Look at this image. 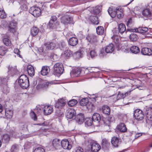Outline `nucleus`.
<instances>
[{"label": "nucleus", "mask_w": 152, "mask_h": 152, "mask_svg": "<svg viewBox=\"0 0 152 152\" xmlns=\"http://www.w3.org/2000/svg\"><path fill=\"white\" fill-rule=\"evenodd\" d=\"M102 10V6H97L94 9L93 11L91 12V15H90L89 19L91 22L94 24L97 25L99 23L98 18L96 15L101 11Z\"/></svg>", "instance_id": "nucleus-1"}, {"label": "nucleus", "mask_w": 152, "mask_h": 152, "mask_svg": "<svg viewBox=\"0 0 152 152\" xmlns=\"http://www.w3.org/2000/svg\"><path fill=\"white\" fill-rule=\"evenodd\" d=\"M86 144L93 152H97L101 149L100 146L95 141L91 139L88 140Z\"/></svg>", "instance_id": "nucleus-2"}, {"label": "nucleus", "mask_w": 152, "mask_h": 152, "mask_svg": "<svg viewBox=\"0 0 152 152\" xmlns=\"http://www.w3.org/2000/svg\"><path fill=\"white\" fill-rule=\"evenodd\" d=\"M18 83L23 89H26L29 86V81L27 76L24 75H21L19 78Z\"/></svg>", "instance_id": "nucleus-3"}, {"label": "nucleus", "mask_w": 152, "mask_h": 152, "mask_svg": "<svg viewBox=\"0 0 152 152\" xmlns=\"http://www.w3.org/2000/svg\"><path fill=\"white\" fill-rule=\"evenodd\" d=\"M115 48L114 45L112 43L107 45L105 48H102L100 51L99 54L101 57H103L106 55L107 53H111L114 50Z\"/></svg>", "instance_id": "nucleus-4"}, {"label": "nucleus", "mask_w": 152, "mask_h": 152, "mask_svg": "<svg viewBox=\"0 0 152 152\" xmlns=\"http://www.w3.org/2000/svg\"><path fill=\"white\" fill-rule=\"evenodd\" d=\"M29 12L35 17L39 16L41 13V10L37 7H31L29 10Z\"/></svg>", "instance_id": "nucleus-5"}, {"label": "nucleus", "mask_w": 152, "mask_h": 152, "mask_svg": "<svg viewBox=\"0 0 152 152\" xmlns=\"http://www.w3.org/2000/svg\"><path fill=\"white\" fill-rule=\"evenodd\" d=\"M54 72L58 74L63 73L64 69L63 66L61 63H57L54 66Z\"/></svg>", "instance_id": "nucleus-6"}, {"label": "nucleus", "mask_w": 152, "mask_h": 152, "mask_svg": "<svg viewBox=\"0 0 152 152\" xmlns=\"http://www.w3.org/2000/svg\"><path fill=\"white\" fill-rule=\"evenodd\" d=\"M134 115L136 119L138 120H142L144 117V114L142 110L137 109L134 112Z\"/></svg>", "instance_id": "nucleus-7"}, {"label": "nucleus", "mask_w": 152, "mask_h": 152, "mask_svg": "<svg viewBox=\"0 0 152 152\" xmlns=\"http://www.w3.org/2000/svg\"><path fill=\"white\" fill-rule=\"evenodd\" d=\"M73 18L67 15H65L62 17L61 18V22L64 25L69 23H72Z\"/></svg>", "instance_id": "nucleus-8"}, {"label": "nucleus", "mask_w": 152, "mask_h": 152, "mask_svg": "<svg viewBox=\"0 0 152 152\" xmlns=\"http://www.w3.org/2000/svg\"><path fill=\"white\" fill-rule=\"evenodd\" d=\"M76 112L73 109H69L67 111L66 116L67 118L74 119L75 117Z\"/></svg>", "instance_id": "nucleus-9"}, {"label": "nucleus", "mask_w": 152, "mask_h": 152, "mask_svg": "<svg viewBox=\"0 0 152 152\" xmlns=\"http://www.w3.org/2000/svg\"><path fill=\"white\" fill-rule=\"evenodd\" d=\"M20 4L21 5L20 7L19 8L20 12H22L24 11H26L28 9V4L26 0H20Z\"/></svg>", "instance_id": "nucleus-10"}, {"label": "nucleus", "mask_w": 152, "mask_h": 152, "mask_svg": "<svg viewBox=\"0 0 152 152\" xmlns=\"http://www.w3.org/2000/svg\"><path fill=\"white\" fill-rule=\"evenodd\" d=\"M44 114L46 115L52 113L53 110V106L51 105H46L43 108Z\"/></svg>", "instance_id": "nucleus-11"}, {"label": "nucleus", "mask_w": 152, "mask_h": 152, "mask_svg": "<svg viewBox=\"0 0 152 152\" xmlns=\"http://www.w3.org/2000/svg\"><path fill=\"white\" fill-rule=\"evenodd\" d=\"M61 146L65 149H70L72 148L71 144H69V142L67 139H64L61 142Z\"/></svg>", "instance_id": "nucleus-12"}, {"label": "nucleus", "mask_w": 152, "mask_h": 152, "mask_svg": "<svg viewBox=\"0 0 152 152\" xmlns=\"http://www.w3.org/2000/svg\"><path fill=\"white\" fill-rule=\"evenodd\" d=\"M142 14L145 18H152L151 10L149 8H146L143 10L142 12Z\"/></svg>", "instance_id": "nucleus-13"}, {"label": "nucleus", "mask_w": 152, "mask_h": 152, "mask_svg": "<svg viewBox=\"0 0 152 152\" xmlns=\"http://www.w3.org/2000/svg\"><path fill=\"white\" fill-rule=\"evenodd\" d=\"M66 101L65 99H64L63 98L59 99L55 104L56 107L59 108L64 106L66 104Z\"/></svg>", "instance_id": "nucleus-14"}, {"label": "nucleus", "mask_w": 152, "mask_h": 152, "mask_svg": "<svg viewBox=\"0 0 152 152\" xmlns=\"http://www.w3.org/2000/svg\"><path fill=\"white\" fill-rule=\"evenodd\" d=\"M117 128L118 130L122 132H125L127 131L126 125L123 123H120L118 125Z\"/></svg>", "instance_id": "nucleus-15"}, {"label": "nucleus", "mask_w": 152, "mask_h": 152, "mask_svg": "<svg viewBox=\"0 0 152 152\" xmlns=\"http://www.w3.org/2000/svg\"><path fill=\"white\" fill-rule=\"evenodd\" d=\"M76 121L79 124H81L83 123L84 120V116L83 114H79L75 117Z\"/></svg>", "instance_id": "nucleus-16"}, {"label": "nucleus", "mask_w": 152, "mask_h": 152, "mask_svg": "<svg viewBox=\"0 0 152 152\" xmlns=\"http://www.w3.org/2000/svg\"><path fill=\"white\" fill-rule=\"evenodd\" d=\"M148 31V28L146 27H140L134 29V31L136 32H138L141 34L146 33Z\"/></svg>", "instance_id": "nucleus-17"}, {"label": "nucleus", "mask_w": 152, "mask_h": 152, "mask_svg": "<svg viewBox=\"0 0 152 152\" xmlns=\"http://www.w3.org/2000/svg\"><path fill=\"white\" fill-rule=\"evenodd\" d=\"M52 146L56 149L59 148L61 147L60 140L57 139H54L52 141Z\"/></svg>", "instance_id": "nucleus-18"}, {"label": "nucleus", "mask_w": 152, "mask_h": 152, "mask_svg": "<svg viewBox=\"0 0 152 152\" xmlns=\"http://www.w3.org/2000/svg\"><path fill=\"white\" fill-rule=\"evenodd\" d=\"M17 23L16 22H11L8 27L9 31L12 33L15 32L17 29Z\"/></svg>", "instance_id": "nucleus-19"}, {"label": "nucleus", "mask_w": 152, "mask_h": 152, "mask_svg": "<svg viewBox=\"0 0 152 152\" xmlns=\"http://www.w3.org/2000/svg\"><path fill=\"white\" fill-rule=\"evenodd\" d=\"M141 52L142 54L145 55L150 56L152 54L151 50L147 48H142L141 50Z\"/></svg>", "instance_id": "nucleus-20"}, {"label": "nucleus", "mask_w": 152, "mask_h": 152, "mask_svg": "<svg viewBox=\"0 0 152 152\" xmlns=\"http://www.w3.org/2000/svg\"><path fill=\"white\" fill-rule=\"evenodd\" d=\"M145 115L148 120L152 121V107L148 108L146 110Z\"/></svg>", "instance_id": "nucleus-21"}, {"label": "nucleus", "mask_w": 152, "mask_h": 152, "mask_svg": "<svg viewBox=\"0 0 152 152\" xmlns=\"http://www.w3.org/2000/svg\"><path fill=\"white\" fill-rule=\"evenodd\" d=\"M84 53V49L82 48L75 53L73 56L76 58H79L82 57Z\"/></svg>", "instance_id": "nucleus-22"}, {"label": "nucleus", "mask_w": 152, "mask_h": 152, "mask_svg": "<svg viewBox=\"0 0 152 152\" xmlns=\"http://www.w3.org/2000/svg\"><path fill=\"white\" fill-rule=\"evenodd\" d=\"M78 40L77 38L75 37H72L70 38L69 40V44L72 46H74L77 45Z\"/></svg>", "instance_id": "nucleus-23"}, {"label": "nucleus", "mask_w": 152, "mask_h": 152, "mask_svg": "<svg viewBox=\"0 0 152 152\" xmlns=\"http://www.w3.org/2000/svg\"><path fill=\"white\" fill-rule=\"evenodd\" d=\"M28 73L30 76H33L35 73L33 67L31 65H28L27 66Z\"/></svg>", "instance_id": "nucleus-24"}, {"label": "nucleus", "mask_w": 152, "mask_h": 152, "mask_svg": "<svg viewBox=\"0 0 152 152\" xmlns=\"http://www.w3.org/2000/svg\"><path fill=\"white\" fill-rule=\"evenodd\" d=\"M9 76L0 77V85L1 86L7 84L9 80Z\"/></svg>", "instance_id": "nucleus-25"}, {"label": "nucleus", "mask_w": 152, "mask_h": 152, "mask_svg": "<svg viewBox=\"0 0 152 152\" xmlns=\"http://www.w3.org/2000/svg\"><path fill=\"white\" fill-rule=\"evenodd\" d=\"M115 13L116 16L118 18L120 19L122 18L123 16V10L121 8H117L116 9Z\"/></svg>", "instance_id": "nucleus-26"}, {"label": "nucleus", "mask_w": 152, "mask_h": 152, "mask_svg": "<svg viewBox=\"0 0 152 152\" xmlns=\"http://www.w3.org/2000/svg\"><path fill=\"white\" fill-rule=\"evenodd\" d=\"M50 69L49 67L47 66H43L42 67L41 74L42 75H46L49 72Z\"/></svg>", "instance_id": "nucleus-27"}, {"label": "nucleus", "mask_w": 152, "mask_h": 152, "mask_svg": "<svg viewBox=\"0 0 152 152\" xmlns=\"http://www.w3.org/2000/svg\"><path fill=\"white\" fill-rule=\"evenodd\" d=\"M111 143L115 147H117L120 142L117 137H113L111 139Z\"/></svg>", "instance_id": "nucleus-28"}, {"label": "nucleus", "mask_w": 152, "mask_h": 152, "mask_svg": "<svg viewBox=\"0 0 152 152\" xmlns=\"http://www.w3.org/2000/svg\"><path fill=\"white\" fill-rule=\"evenodd\" d=\"M45 45L47 50H53L56 46L55 44L53 42H48L46 43Z\"/></svg>", "instance_id": "nucleus-29"}, {"label": "nucleus", "mask_w": 152, "mask_h": 152, "mask_svg": "<svg viewBox=\"0 0 152 152\" xmlns=\"http://www.w3.org/2000/svg\"><path fill=\"white\" fill-rule=\"evenodd\" d=\"M92 119L94 121L99 122L101 119L100 115L97 113H94L92 116Z\"/></svg>", "instance_id": "nucleus-30"}, {"label": "nucleus", "mask_w": 152, "mask_h": 152, "mask_svg": "<svg viewBox=\"0 0 152 152\" xmlns=\"http://www.w3.org/2000/svg\"><path fill=\"white\" fill-rule=\"evenodd\" d=\"M72 55V52L70 50H66L64 51V53L62 54V56L67 58L70 57Z\"/></svg>", "instance_id": "nucleus-31"}, {"label": "nucleus", "mask_w": 152, "mask_h": 152, "mask_svg": "<svg viewBox=\"0 0 152 152\" xmlns=\"http://www.w3.org/2000/svg\"><path fill=\"white\" fill-rule=\"evenodd\" d=\"M5 113L6 116L7 118H11L12 117L13 112L12 110L6 109L5 110Z\"/></svg>", "instance_id": "nucleus-32"}, {"label": "nucleus", "mask_w": 152, "mask_h": 152, "mask_svg": "<svg viewBox=\"0 0 152 152\" xmlns=\"http://www.w3.org/2000/svg\"><path fill=\"white\" fill-rule=\"evenodd\" d=\"M118 30L121 34H122L126 31V28L124 24L121 23L118 26Z\"/></svg>", "instance_id": "nucleus-33"}, {"label": "nucleus", "mask_w": 152, "mask_h": 152, "mask_svg": "<svg viewBox=\"0 0 152 152\" xmlns=\"http://www.w3.org/2000/svg\"><path fill=\"white\" fill-rule=\"evenodd\" d=\"M131 51L135 54H137L140 52V49L138 47L136 46H132L130 48Z\"/></svg>", "instance_id": "nucleus-34"}, {"label": "nucleus", "mask_w": 152, "mask_h": 152, "mask_svg": "<svg viewBox=\"0 0 152 152\" xmlns=\"http://www.w3.org/2000/svg\"><path fill=\"white\" fill-rule=\"evenodd\" d=\"M55 82L54 81H49L42 83L43 88H46L48 87L51 85L55 84Z\"/></svg>", "instance_id": "nucleus-35"}, {"label": "nucleus", "mask_w": 152, "mask_h": 152, "mask_svg": "<svg viewBox=\"0 0 152 152\" xmlns=\"http://www.w3.org/2000/svg\"><path fill=\"white\" fill-rule=\"evenodd\" d=\"M2 91L4 93L7 94L9 91V88L7 86V84L1 86Z\"/></svg>", "instance_id": "nucleus-36"}, {"label": "nucleus", "mask_w": 152, "mask_h": 152, "mask_svg": "<svg viewBox=\"0 0 152 152\" xmlns=\"http://www.w3.org/2000/svg\"><path fill=\"white\" fill-rule=\"evenodd\" d=\"M102 110L103 113L109 114H110V109L109 107L107 105H104L102 107Z\"/></svg>", "instance_id": "nucleus-37"}, {"label": "nucleus", "mask_w": 152, "mask_h": 152, "mask_svg": "<svg viewBox=\"0 0 152 152\" xmlns=\"http://www.w3.org/2000/svg\"><path fill=\"white\" fill-rule=\"evenodd\" d=\"M110 144L107 140L105 139H104L102 140V145L103 148H105L108 147Z\"/></svg>", "instance_id": "nucleus-38"}, {"label": "nucleus", "mask_w": 152, "mask_h": 152, "mask_svg": "<svg viewBox=\"0 0 152 152\" xmlns=\"http://www.w3.org/2000/svg\"><path fill=\"white\" fill-rule=\"evenodd\" d=\"M38 29L36 27H34L32 28L31 30V34L32 36H36L38 32Z\"/></svg>", "instance_id": "nucleus-39"}, {"label": "nucleus", "mask_w": 152, "mask_h": 152, "mask_svg": "<svg viewBox=\"0 0 152 152\" xmlns=\"http://www.w3.org/2000/svg\"><path fill=\"white\" fill-rule=\"evenodd\" d=\"M96 32L97 34L99 35L102 34L104 31V28L102 26H98L96 29Z\"/></svg>", "instance_id": "nucleus-40"}, {"label": "nucleus", "mask_w": 152, "mask_h": 152, "mask_svg": "<svg viewBox=\"0 0 152 152\" xmlns=\"http://www.w3.org/2000/svg\"><path fill=\"white\" fill-rule=\"evenodd\" d=\"M48 25L50 28L52 29H55L58 26L59 23L58 22H55L52 23H49Z\"/></svg>", "instance_id": "nucleus-41"}, {"label": "nucleus", "mask_w": 152, "mask_h": 152, "mask_svg": "<svg viewBox=\"0 0 152 152\" xmlns=\"http://www.w3.org/2000/svg\"><path fill=\"white\" fill-rule=\"evenodd\" d=\"M97 38L96 36L92 35L90 37L89 42L92 44L96 45L97 43Z\"/></svg>", "instance_id": "nucleus-42"}, {"label": "nucleus", "mask_w": 152, "mask_h": 152, "mask_svg": "<svg viewBox=\"0 0 152 152\" xmlns=\"http://www.w3.org/2000/svg\"><path fill=\"white\" fill-rule=\"evenodd\" d=\"M88 102V99L86 98L82 99L80 102V104L82 106L86 105Z\"/></svg>", "instance_id": "nucleus-43"}, {"label": "nucleus", "mask_w": 152, "mask_h": 152, "mask_svg": "<svg viewBox=\"0 0 152 152\" xmlns=\"http://www.w3.org/2000/svg\"><path fill=\"white\" fill-rule=\"evenodd\" d=\"M7 23L5 20L1 21V24L0 26V29H4L8 27Z\"/></svg>", "instance_id": "nucleus-44"}, {"label": "nucleus", "mask_w": 152, "mask_h": 152, "mask_svg": "<svg viewBox=\"0 0 152 152\" xmlns=\"http://www.w3.org/2000/svg\"><path fill=\"white\" fill-rule=\"evenodd\" d=\"M7 51V49L4 46H0V55L1 56L4 55Z\"/></svg>", "instance_id": "nucleus-45"}, {"label": "nucleus", "mask_w": 152, "mask_h": 152, "mask_svg": "<svg viewBox=\"0 0 152 152\" xmlns=\"http://www.w3.org/2000/svg\"><path fill=\"white\" fill-rule=\"evenodd\" d=\"M10 139V136L7 134H5L3 135L2 137V142H7L9 141Z\"/></svg>", "instance_id": "nucleus-46"}, {"label": "nucleus", "mask_w": 152, "mask_h": 152, "mask_svg": "<svg viewBox=\"0 0 152 152\" xmlns=\"http://www.w3.org/2000/svg\"><path fill=\"white\" fill-rule=\"evenodd\" d=\"M138 38V36L135 33H132L130 35L129 38L132 41H135L137 40Z\"/></svg>", "instance_id": "nucleus-47"}, {"label": "nucleus", "mask_w": 152, "mask_h": 152, "mask_svg": "<svg viewBox=\"0 0 152 152\" xmlns=\"http://www.w3.org/2000/svg\"><path fill=\"white\" fill-rule=\"evenodd\" d=\"M114 98H116V99L115 100V101L118 100L122 98H124L125 97L124 94L121 92H119L117 96L115 95L114 96Z\"/></svg>", "instance_id": "nucleus-48"}, {"label": "nucleus", "mask_w": 152, "mask_h": 152, "mask_svg": "<svg viewBox=\"0 0 152 152\" xmlns=\"http://www.w3.org/2000/svg\"><path fill=\"white\" fill-rule=\"evenodd\" d=\"M19 146L18 145L15 144L12 145L11 147L12 152H17L19 150Z\"/></svg>", "instance_id": "nucleus-49"}, {"label": "nucleus", "mask_w": 152, "mask_h": 152, "mask_svg": "<svg viewBox=\"0 0 152 152\" xmlns=\"http://www.w3.org/2000/svg\"><path fill=\"white\" fill-rule=\"evenodd\" d=\"M72 72L75 76L77 77L80 74L81 70L78 68H76L73 70Z\"/></svg>", "instance_id": "nucleus-50"}, {"label": "nucleus", "mask_w": 152, "mask_h": 152, "mask_svg": "<svg viewBox=\"0 0 152 152\" xmlns=\"http://www.w3.org/2000/svg\"><path fill=\"white\" fill-rule=\"evenodd\" d=\"M77 101L75 99L70 100L68 102V105L70 107H72L75 105L77 103Z\"/></svg>", "instance_id": "nucleus-51"}, {"label": "nucleus", "mask_w": 152, "mask_h": 152, "mask_svg": "<svg viewBox=\"0 0 152 152\" xmlns=\"http://www.w3.org/2000/svg\"><path fill=\"white\" fill-rule=\"evenodd\" d=\"M108 12L109 14L111 17L114 18L116 16L115 12L114 11H113V9L111 8L110 7L109 8Z\"/></svg>", "instance_id": "nucleus-52"}, {"label": "nucleus", "mask_w": 152, "mask_h": 152, "mask_svg": "<svg viewBox=\"0 0 152 152\" xmlns=\"http://www.w3.org/2000/svg\"><path fill=\"white\" fill-rule=\"evenodd\" d=\"M3 42L4 44L6 46H10L11 45L10 40L8 37L4 38L3 39Z\"/></svg>", "instance_id": "nucleus-53"}, {"label": "nucleus", "mask_w": 152, "mask_h": 152, "mask_svg": "<svg viewBox=\"0 0 152 152\" xmlns=\"http://www.w3.org/2000/svg\"><path fill=\"white\" fill-rule=\"evenodd\" d=\"M30 115L31 118L34 120L36 121L37 120V118L34 112L31 111L30 113Z\"/></svg>", "instance_id": "nucleus-54"}, {"label": "nucleus", "mask_w": 152, "mask_h": 152, "mask_svg": "<svg viewBox=\"0 0 152 152\" xmlns=\"http://www.w3.org/2000/svg\"><path fill=\"white\" fill-rule=\"evenodd\" d=\"M85 124L88 126H91L92 124V121L91 118H88L86 119Z\"/></svg>", "instance_id": "nucleus-55"}, {"label": "nucleus", "mask_w": 152, "mask_h": 152, "mask_svg": "<svg viewBox=\"0 0 152 152\" xmlns=\"http://www.w3.org/2000/svg\"><path fill=\"white\" fill-rule=\"evenodd\" d=\"M6 17V15L4 11L0 10V18H4Z\"/></svg>", "instance_id": "nucleus-56"}, {"label": "nucleus", "mask_w": 152, "mask_h": 152, "mask_svg": "<svg viewBox=\"0 0 152 152\" xmlns=\"http://www.w3.org/2000/svg\"><path fill=\"white\" fill-rule=\"evenodd\" d=\"M34 152H45V150L43 148L39 147L35 148Z\"/></svg>", "instance_id": "nucleus-57"}, {"label": "nucleus", "mask_w": 152, "mask_h": 152, "mask_svg": "<svg viewBox=\"0 0 152 152\" xmlns=\"http://www.w3.org/2000/svg\"><path fill=\"white\" fill-rule=\"evenodd\" d=\"M113 35L114 36H120V34H121L119 32L118 30L116 28H115L113 29Z\"/></svg>", "instance_id": "nucleus-58"}, {"label": "nucleus", "mask_w": 152, "mask_h": 152, "mask_svg": "<svg viewBox=\"0 0 152 152\" xmlns=\"http://www.w3.org/2000/svg\"><path fill=\"white\" fill-rule=\"evenodd\" d=\"M55 22H58L57 20V18L56 16H52L51 17V19L49 23H54Z\"/></svg>", "instance_id": "nucleus-59"}, {"label": "nucleus", "mask_w": 152, "mask_h": 152, "mask_svg": "<svg viewBox=\"0 0 152 152\" xmlns=\"http://www.w3.org/2000/svg\"><path fill=\"white\" fill-rule=\"evenodd\" d=\"M90 54L91 57L92 58L97 56V54L94 50L91 51L90 52Z\"/></svg>", "instance_id": "nucleus-60"}, {"label": "nucleus", "mask_w": 152, "mask_h": 152, "mask_svg": "<svg viewBox=\"0 0 152 152\" xmlns=\"http://www.w3.org/2000/svg\"><path fill=\"white\" fill-rule=\"evenodd\" d=\"M75 152H84L83 149L80 147H78L76 148Z\"/></svg>", "instance_id": "nucleus-61"}, {"label": "nucleus", "mask_w": 152, "mask_h": 152, "mask_svg": "<svg viewBox=\"0 0 152 152\" xmlns=\"http://www.w3.org/2000/svg\"><path fill=\"white\" fill-rule=\"evenodd\" d=\"M113 120H111L110 119H108L104 122V124L107 126H109L111 122Z\"/></svg>", "instance_id": "nucleus-62"}, {"label": "nucleus", "mask_w": 152, "mask_h": 152, "mask_svg": "<svg viewBox=\"0 0 152 152\" xmlns=\"http://www.w3.org/2000/svg\"><path fill=\"white\" fill-rule=\"evenodd\" d=\"M14 53L17 54V56L20 57H21L20 55V51L18 48L15 49L14 50Z\"/></svg>", "instance_id": "nucleus-63"}, {"label": "nucleus", "mask_w": 152, "mask_h": 152, "mask_svg": "<svg viewBox=\"0 0 152 152\" xmlns=\"http://www.w3.org/2000/svg\"><path fill=\"white\" fill-rule=\"evenodd\" d=\"M8 72L9 73V74H11V75H11V76L12 75H13V74H12V71L13 70V68L12 67H10V66H9V67H8Z\"/></svg>", "instance_id": "nucleus-64"}]
</instances>
